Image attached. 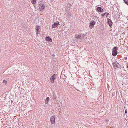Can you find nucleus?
<instances>
[{
    "mask_svg": "<svg viewBox=\"0 0 128 128\" xmlns=\"http://www.w3.org/2000/svg\"><path fill=\"white\" fill-rule=\"evenodd\" d=\"M85 35L84 34H83V35L82 36L81 34H76L75 35V37L76 38L78 39V40L80 42H81L82 40L84 38V36Z\"/></svg>",
    "mask_w": 128,
    "mask_h": 128,
    "instance_id": "f257e3e1",
    "label": "nucleus"
},
{
    "mask_svg": "<svg viewBox=\"0 0 128 128\" xmlns=\"http://www.w3.org/2000/svg\"><path fill=\"white\" fill-rule=\"evenodd\" d=\"M118 50V48L116 47H114L112 49V55L114 56H116L118 52L117 50Z\"/></svg>",
    "mask_w": 128,
    "mask_h": 128,
    "instance_id": "f03ea898",
    "label": "nucleus"
},
{
    "mask_svg": "<svg viewBox=\"0 0 128 128\" xmlns=\"http://www.w3.org/2000/svg\"><path fill=\"white\" fill-rule=\"evenodd\" d=\"M40 9V10H42L43 9H44V7L45 6V5L43 4L42 2H40V4H39L38 6Z\"/></svg>",
    "mask_w": 128,
    "mask_h": 128,
    "instance_id": "7ed1b4c3",
    "label": "nucleus"
},
{
    "mask_svg": "<svg viewBox=\"0 0 128 128\" xmlns=\"http://www.w3.org/2000/svg\"><path fill=\"white\" fill-rule=\"evenodd\" d=\"M96 22L94 20H92L90 23L89 26L90 29H92L94 27V26Z\"/></svg>",
    "mask_w": 128,
    "mask_h": 128,
    "instance_id": "20e7f679",
    "label": "nucleus"
},
{
    "mask_svg": "<svg viewBox=\"0 0 128 128\" xmlns=\"http://www.w3.org/2000/svg\"><path fill=\"white\" fill-rule=\"evenodd\" d=\"M55 116H52L50 118V121L51 123L52 124H54L55 123Z\"/></svg>",
    "mask_w": 128,
    "mask_h": 128,
    "instance_id": "39448f33",
    "label": "nucleus"
},
{
    "mask_svg": "<svg viewBox=\"0 0 128 128\" xmlns=\"http://www.w3.org/2000/svg\"><path fill=\"white\" fill-rule=\"evenodd\" d=\"M40 26H36V34L37 35L39 33L40 31Z\"/></svg>",
    "mask_w": 128,
    "mask_h": 128,
    "instance_id": "423d86ee",
    "label": "nucleus"
},
{
    "mask_svg": "<svg viewBox=\"0 0 128 128\" xmlns=\"http://www.w3.org/2000/svg\"><path fill=\"white\" fill-rule=\"evenodd\" d=\"M114 66H116V67L118 68H120V66L118 63L117 62H114V63H113Z\"/></svg>",
    "mask_w": 128,
    "mask_h": 128,
    "instance_id": "0eeeda50",
    "label": "nucleus"
},
{
    "mask_svg": "<svg viewBox=\"0 0 128 128\" xmlns=\"http://www.w3.org/2000/svg\"><path fill=\"white\" fill-rule=\"evenodd\" d=\"M96 9L99 12H102L104 11L103 9L101 7H98Z\"/></svg>",
    "mask_w": 128,
    "mask_h": 128,
    "instance_id": "6e6552de",
    "label": "nucleus"
},
{
    "mask_svg": "<svg viewBox=\"0 0 128 128\" xmlns=\"http://www.w3.org/2000/svg\"><path fill=\"white\" fill-rule=\"evenodd\" d=\"M108 22L110 26H111L112 24L111 20L110 19H109L108 20Z\"/></svg>",
    "mask_w": 128,
    "mask_h": 128,
    "instance_id": "1a4fd4ad",
    "label": "nucleus"
},
{
    "mask_svg": "<svg viewBox=\"0 0 128 128\" xmlns=\"http://www.w3.org/2000/svg\"><path fill=\"white\" fill-rule=\"evenodd\" d=\"M59 22H56L54 23V24H53L52 26V28H55L56 27L58 26V25Z\"/></svg>",
    "mask_w": 128,
    "mask_h": 128,
    "instance_id": "9d476101",
    "label": "nucleus"
},
{
    "mask_svg": "<svg viewBox=\"0 0 128 128\" xmlns=\"http://www.w3.org/2000/svg\"><path fill=\"white\" fill-rule=\"evenodd\" d=\"M46 41H50V42H52V40L51 38L49 36H47L46 38Z\"/></svg>",
    "mask_w": 128,
    "mask_h": 128,
    "instance_id": "9b49d317",
    "label": "nucleus"
},
{
    "mask_svg": "<svg viewBox=\"0 0 128 128\" xmlns=\"http://www.w3.org/2000/svg\"><path fill=\"white\" fill-rule=\"evenodd\" d=\"M55 79V77H53V76H51L50 79V81L52 83H53L54 82V80Z\"/></svg>",
    "mask_w": 128,
    "mask_h": 128,
    "instance_id": "f8f14e48",
    "label": "nucleus"
},
{
    "mask_svg": "<svg viewBox=\"0 0 128 128\" xmlns=\"http://www.w3.org/2000/svg\"><path fill=\"white\" fill-rule=\"evenodd\" d=\"M49 100V98L48 97L45 101V103L46 104H47L48 102V100Z\"/></svg>",
    "mask_w": 128,
    "mask_h": 128,
    "instance_id": "ddd939ff",
    "label": "nucleus"
},
{
    "mask_svg": "<svg viewBox=\"0 0 128 128\" xmlns=\"http://www.w3.org/2000/svg\"><path fill=\"white\" fill-rule=\"evenodd\" d=\"M36 0H32V4H34L36 3Z\"/></svg>",
    "mask_w": 128,
    "mask_h": 128,
    "instance_id": "4468645a",
    "label": "nucleus"
},
{
    "mask_svg": "<svg viewBox=\"0 0 128 128\" xmlns=\"http://www.w3.org/2000/svg\"><path fill=\"white\" fill-rule=\"evenodd\" d=\"M53 98H54V99H56V98L55 96V93H53L52 96Z\"/></svg>",
    "mask_w": 128,
    "mask_h": 128,
    "instance_id": "2eb2a0df",
    "label": "nucleus"
},
{
    "mask_svg": "<svg viewBox=\"0 0 128 128\" xmlns=\"http://www.w3.org/2000/svg\"><path fill=\"white\" fill-rule=\"evenodd\" d=\"M124 1L127 5H128V0H124Z\"/></svg>",
    "mask_w": 128,
    "mask_h": 128,
    "instance_id": "dca6fc26",
    "label": "nucleus"
},
{
    "mask_svg": "<svg viewBox=\"0 0 128 128\" xmlns=\"http://www.w3.org/2000/svg\"><path fill=\"white\" fill-rule=\"evenodd\" d=\"M105 14H106V17H108V15H109V13L108 12H106V13H105Z\"/></svg>",
    "mask_w": 128,
    "mask_h": 128,
    "instance_id": "f3484780",
    "label": "nucleus"
},
{
    "mask_svg": "<svg viewBox=\"0 0 128 128\" xmlns=\"http://www.w3.org/2000/svg\"><path fill=\"white\" fill-rule=\"evenodd\" d=\"M105 14H106L105 13H104V14H102L101 15L102 16V17H104V15H105Z\"/></svg>",
    "mask_w": 128,
    "mask_h": 128,
    "instance_id": "a211bd4d",
    "label": "nucleus"
},
{
    "mask_svg": "<svg viewBox=\"0 0 128 128\" xmlns=\"http://www.w3.org/2000/svg\"><path fill=\"white\" fill-rule=\"evenodd\" d=\"M56 74H54L52 76H53V77H55L56 76Z\"/></svg>",
    "mask_w": 128,
    "mask_h": 128,
    "instance_id": "6ab92c4d",
    "label": "nucleus"
},
{
    "mask_svg": "<svg viewBox=\"0 0 128 128\" xmlns=\"http://www.w3.org/2000/svg\"><path fill=\"white\" fill-rule=\"evenodd\" d=\"M3 82L4 83H5L6 82V81L5 80H3Z\"/></svg>",
    "mask_w": 128,
    "mask_h": 128,
    "instance_id": "aec40b11",
    "label": "nucleus"
},
{
    "mask_svg": "<svg viewBox=\"0 0 128 128\" xmlns=\"http://www.w3.org/2000/svg\"><path fill=\"white\" fill-rule=\"evenodd\" d=\"M127 57H124V59H125V60H126L127 59Z\"/></svg>",
    "mask_w": 128,
    "mask_h": 128,
    "instance_id": "412c9836",
    "label": "nucleus"
},
{
    "mask_svg": "<svg viewBox=\"0 0 128 128\" xmlns=\"http://www.w3.org/2000/svg\"><path fill=\"white\" fill-rule=\"evenodd\" d=\"M125 113L126 114V113H127V111H126V110L125 111Z\"/></svg>",
    "mask_w": 128,
    "mask_h": 128,
    "instance_id": "4be33fe9",
    "label": "nucleus"
},
{
    "mask_svg": "<svg viewBox=\"0 0 128 128\" xmlns=\"http://www.w3.org/2000/svg\"><path fill=\"white\" fill-rule=\"evenodd\" d=\"M127 63H128V65H127V68H128V62Z\"/></svg>",
    "mask_w": 128,
    "mask_h": 128,
    "instance_id": "5701e85b",
    "label": "nucleus"
}]
</instances>
